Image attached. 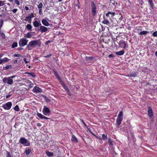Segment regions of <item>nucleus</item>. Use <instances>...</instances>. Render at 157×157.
Returning a JSON list of instances; mask_svg holds the SVG:
<instances>
[{
	"instance_id": "1",
	"label": "nucleus",
	"mask_w": 157,
	"mask_h": 157,
	"mask_svg": "<svg viewBox=\"0 0 157 157\" xmlns=\"http://www.w3.org/2000/svg\"><path fill=\"white\" fill-rule=\"evenodd\" d=\"M19 142L24 146H29L30 145L29 141L24 137H21Z\"/></svg>"
},
{
	"instance_id": "2",
	"label": "nucleus",
	"mask_w": 157,
	"mask_h": 157,
	"mask_svg": "<svg viewBox=\"0 0 157 157\" xmlns=\"http://www.w3.org/2000/svg\"><path fill=\"white\" fill-rule=\"evenodd\" d=\"M123 112L121 111L119 112L116 120V124L117 126H119L121 124L123 119Z\"/></svg>"
},
{
	"instance_id": "3",
	"label": "nucleus",
	"mask_w": 157,
	"mask_h": 157,
	"mask_svg": "<svg viewBox=\"0 0 157 157\" xmlns=\"http://www.w3.org/2000/svg\"><path fill=\"white\" fill-rule=\"evenodd\" d=\"M4 83H6L9 85H12L13 83V80L10 77H5L2 79Z\"/></svg>"
},
{
	"instance_id": "4",
	"label": "nucleus",
	"mask_w": 157,
	"mask_h": 157,
	"mask_svg": "<svg viewBox=\"0 0 157 157\" xmlns=\"http://www.w3.org/2000/svg\"><path fill=\"white\" fill-rule=\"evenodd\" d=\"M51 22V20H49L47 17L44 18L41 21V22L42 24L46 26H48L50 25V24L49 23Z\"/></svg>"
},
{
	"instance_id": "5",
	"label": "nucleus",
	"mask_w": 157,
	"mask_h": 157,
	"mask_svg": "<svg viewBox=\"0 0 157 157\" xmlns=\"http://www.w3.org/2000/svg\"><path fill=\"white\" fill-rule=\"evenodd\" d=\"M43 112L45 115L48 116L50 114L51 111L47 107L44 106L43 109Z\"/></svg>"
},
{
	"instance_id": "6",
	"label": "nucleus",
	"mask_w": 157,
	"mask_h": 157,
	"mask_svg": "<svg viewBox=\"0 0 157 157\" xmlns=\"http://www.w3.org/2000/svg\"><path fill=\"white\" fill-rule=\"evenodd\" d=\"M28 40L25 38H22L19 41V44L21 47H23L27 45Z\"/></svg>"
},
{
	"instance_id": "7",
	"label": "nucleus",
	"mask_w": 157,
	"mask_h": 157,
	"mask_svg": "<svg viewBox=\"0 0 157 157\" xmlns=\"http://www.w3.org/2000/svg\"><path fill=\"white\" fill-rule=\"evenodd\" d=\"M91 6L92 14L93 16H94L96 13V7L95 4L93 1H91Z\"/></svg>"
},
{
	"instance_id": "8",
	"label": "nucleus",
	"mask_w": 157,
	"mask_h": 157,
	"mask_svg": "<svg viewBox=\"0 0 157 157\" xmlns=\"http://www.w3.org/2000/svg\"><path fill=\"white\" fill-rule=\"evenodd\" d=\"M12 105V104L11 102H8L3 105L2 107L5 109L9 110L11 108Z\"/></svg>"
},
{
	"instance_id": "9",
	"label": "nucleus",
	"mask_w": 157,
	"mask_h": 157,
	"mask_svg": "<svg viewBox=\"0 0 157 157\" xmlns=\"http://www.w3.org/2000/svg\"><path fill=\"white\" fill-rule=\"evenodd\" d=\"M33 91L34 93H39L42 91V90L40 88L37 86H35L33 89Z\"/></svg>"
},
{
	"instance_id": "10",
	"label": "nucleus",
	"mask_w": 157,
	"mask_h": 157,
	"mask_svg": "<svg viewBox=\"0 0 157 157\" xmlns=\"http://www.w3.org/2000/svg\"><path fill=\"white\" fill-rule=\"evenodd\" d=\"M48 30V29L47 28L41 25L40 26L39 31L41 33L46 32Z\"/></svg>"
},
{
	"instance_id": "11",
	"label": "nucleus",
	"mask_w": 157,
	"mask_h": 157,
	"mask_svg": "<svg viewBox=\"0 0 157 157\" xmlns=\"http://www.w3.org/2000/svg\"><path fill=\"white\" fill-rule=\"evenodd\" d=\"M38 40H34L30 41L29 44L30 47H33L34 46L37 45L38 44Z\"/></svg>"
},
{
	"instance_id": "12",
	"label": "nucleus",
	"mask_w": 157,
	"mask_h": 157,
	"mask_svg": "<svg viewBox=\"0 0 157 157\" xmlns=\"http://www.w3.org/2000/svg\"><path fill=\"white\" fill-rule=\"evenodd\" d=\"M115 12H109L107 13H106L105 15L107 17H109V19L110 20H111V17H113L115 15Z\"/></svg>"
},
{
	"instance_id": "13",
	"label": "nucleus",
	"mask_w": 157,
	"mask_h": 157,
	"mask_svg": "<svg viewBox=\"0 0 157 157\" xmlns=\"http://www.w3.org/2000/svg\"><path fill=\"white\" fill-rule=\"evenodd\" d=\"M147 112L149 117L150 118H151L153 116V113L151 108L149 107L148 108Z\"/></svg>"
},
{
	"instance_id": "14",
	"label": "nucleus",
	"mask_w": 157,
	"mask_h": 157,
	"mask_svg": "<svg viewBox=\"0 0 157 157\" xmlns=\"http://www.w3.org/2000/svg\"><path fill=\"white\" fill-rule=\"evenodd\" d=\"M119 46L122 48H124L126 47V44L124 42L120 41L119 43Z\"/></svg>"
},
{
	"instance_id": "15",
	"label": "nucleus",
	"mask_w": 157,
	"mask_h": 157,
	"mask_svg": "<svg viewBox=\"0 0 157 157\" xmlns=\"http://www.w3.org/2000/svg\"><path fill=\"white\" fill-rule=\"evenodd\" d=\"M35 33V32H30L28 33L26 35V37L27 38H30L33 35V34Z\"/></svg>"
},
{
	"instance_id": "16",
	"label": "nucleus",
	"mask_w": 157,
	"mask_h": 157,
	"mask_svg": "<svg viewBox=\"0 0 157 157\" xmlns=\"http://www.w3.org/2000/svg\"><path fill=\"white\" fill-rule=\"evenodd\" d=\"M33 25L34 26L36 27H38L39 26H40L41 25V24L36 21H35L33 22Z\"/></svg>"
},
{
	"instance_id": "17",
	"label": "nucleus",
	"mask_w": 157,
	"mask_h": 157,
	"mask_svg": "<svg viewBox=\"0 0 157 157\" xmlns=\"http://www.w3.org/2000/svg\"><path fill=\"white\" fill-rule=\"evenodd\" d=\"M124 51L123 50H122L119 52H115V54L117 55L121 56L124 54Z\"/></svg>"
},
{
	"instance_id": "18",
	"label": "nucleus",
	"mask_w": 157,
	"mask_h": 157,
	"mask_svg": "<svg viewBox=\"0 0 157 157\" xmlns=\"http://www.w3.org/2000/svg\"><path fill=\"white\" fill-rule=\"evenodd\" d=\"M104 19L102 21V23L107 25L109 24V21L106 18H105V17H104Z\"/></svg>"
},
{
	"instance_id": "19",
	"label": "nucleus",
	"mask_w": 157,
	"mask_h": 157,
	"mask_svg": "<svg viewBox=\"0 0 157 157\" xmlns=\"http://www.w3.org/2000/svg\"><path fill=\"white\" fill-rule=\"evenodd\" d=\"M31 151V149L27 148L25 150V153L26 155H28L30 153Z\"/></svg>"
},
{
	"instance_id": "20",
	"label": "nucleus",
	"mask_w": 157,
	"mask_h": 157,
	"mask_svg": "<svg viewBox=\"0 0 157 157\" xmlns=\"http://www.w3.org/2000/svg\"><path fill=\"white\" fill-rule=\"evenodd\" d=\"M71 140L75 142H78L77 139L73 135L72 136Z\"/></svg>"
},
{
	"instance_id": "21",
	"label": "nucleus",
	"mask_w": 157,
	"mask_h": 157,
	"mask_svg": "<svg viewBox=\"0 0 157 157\" xmlns=\"http://www.w3.org/2000/svg\"><path fill=\"white\" fill-rule=\"evenodd\" d=\"M54 72L55 75L56 77L57 78L58 80H59V81H61V79L60 78V77H59V75H58V74L57 73L56 71H54Z\"/></svg>"
},
{
	"instance_id": "22",
	"label": "nucleus",
	"mask_w": 157,
	"mask_h": 157,
	"mask_svg": "<svg viewBox=\"0 0 157 157\" xmlns=\"http://www.w3.org/2000/svg\"><path fill=\"white\" fill-rule=\"evenodd\" d=\"M46 154L49 157H51L52 156L53 154L52 152H51L48 151H47L46 152Z\"/></svg>"
},
{
	"instance_id": "23",
	"label": "nucleus",
	"mask_w": 157,
	"mask_h": 157,
	"mask_svg": "<svg viewBox=\"0 0 157 157\" xmlns=\"http://www.w3.org/2000/svg\"><path fill=\"white\" fill-rule=\"evenodd\" d=\"M149 3L151 6L152 9L154 8V4L152 2V0H148Z\"/></svg>"
},
{
	"instance_id": "24",
	"label": "nucleus",
	"mask_w": 157,
	"mask_h": 157,
	"mask_svg": "<svg viewBox=\"0 0 157 157\" xmlns=\"http://www.w3.org/2000/svg\"><path fill=\"white\" fill-rule=\"evenodd\" d=\"M148 33V32L147 31H144L140 32L139 33V34L140 35H144L146 34L147 33Z\"/></svg>"
},
{
	"instance_id": "25",
	"label": "nucleus",
	"mask_w": 157,
	"mask_h": 157,
	"mask_svg": "<svg viewBox=\"0 0 157 157\" xmlns=\"http://www.w3.org/2000/svg\"><path fill=\"white\" fill-rule=\"evenodd\" d=\"M26 28L28 30H31L32 28V26L30 24H28L26 26Z\"/></svg>"
},
{
	"instance_id": "26",
	"label": "nucleus",
	"mask_w": 157,
	"mask_h": 157,
	"mask_svg": "<svg viewBox=\"0 0 157 157\" xmlns=\"http://www.w3.org/2000/svg\"><path fill=\"white\" fill-rule=\"evenodd\" d=\"M37 116L40 118L41 119H43V117H44V115H43L42 114H41L40 113H37Z\"/></svg>"
},
{
	"instance_id": "27",
	"label": "nucleus",
	"mask_w": 157,
	"mask_h": 157,
	"mask_svg": "<svg viewBox=\"0 0 157 157\" xmlns=\"http://www.w3.org/2000/svg\"><path fill=\"white\" fill-rule=\"evenodd\" d=\"M136 74L135 73H132L130 74H128L126 75L128 77H135Z\"/></svg>"
},
{
	"instance_id": "28",
	"label": "nucleus",
	"mask_w": 157,
	"mask_h": 157,
	"mask_svg": "<svg viewBox=\"0 0 157 157\" xmlns=\"http://www.w3.org/2000/svg\"><path fill=\"white\" fill-rule=\"evenodd\" d=\"M11 67V65H7L6 66L4 67L3 68V69L4 70H7L8 69H9Z\"/></svg>"
},
{
	"instance_id": "29",
	"label": "nucleus",
	"mask_w": 157,
	"mask_h": 157,
	"mask_svg": "<svg viewBox=\"0 0 157 157\" xmlns=\"http://www.w3.org/2000/svg\"><path fill=\"white\" fill-rule=\"evenodd\" d=\"M14 109L16 111H19V108L18 106L16 105L14 108Z\"/></svg>"
},
{
	"instance_id": "30",
	"label": "nucleus",
	"mask_w": 157,
	"mask_h": 157,
	"mask_svg": "<svg viewBox=\"0 0 157 157\" xmlns=\"http://www.w3.org/2000/svg\"><path fill=\"white\" fill-rule=\"evenodd\" d=\"M17 42H14L12 45V47L14 48L17 46Z\"/></svg>"
},
{
	"instance_id": "31",
	"label": "nucleus",
	"mask_w": 157,
	"mask_h": 157,
	"mask_svg": "<svg viewBox=\"0 0 157 157\" xmlns=\"http://www.w3.org/2000/svg\"><path fill=\"white\" fill-rule=\"evenodd\" d=\"M0 35L2 37L3 39L5 37V35L1 31H0Z\"/></svg>"
},
{
	"instance_id": "32",
	"label": "nucleus",
	"mask_w": 157,
	"mask_h": 157,
	"mask_svg": "<svg viewBox=\"0 0 157 157\" xmlns=\"http://www.w3.org/2000/svg\"><path fill=\"white\" fill-rule=\"evenodd\" d=\"M43 4L42 3H40L37 6V7L39 9H41L43 7Z\"/></svg>"
},
{
	"instance_id": "33",
	"label": "nucleus",
	"mask_w": 157,
	"mask_h": 157,
	"mask_svg": "<svg viewBox=\"0 0 157 157\" xmlns=\"http://www.w3.org/2000/svg\"><path fill=\"white\" fill-rule=\"evenodd\" d=\"M27 74L31 76L32 77H35V75L33 73H28Z\"/></svg>"
},
{
	"instance_id": "34",
	"label": "nucleus",
	"mask_w": 157,
	"mask_h": 157,
	"mask_svg": "<svg viewBox=\"0 0 157 157\" xmlns=\"http://www.w3.org/2000/svg\"><path fill=\"white\" fill-rule=\"evenodd\" d=\"M102 138L103 140H105L107 139L106 135H105L104 134H103L102 135Z\"/></svg>"
},
{
	"instance_id": "35",
	"label": "nucleus",
	"mask_w": 157,
	"mask_h": 157,
	"mask_svg": "<svg viewBox=\"0 0 157 157\" xmlns=\"http://www.w3.org/2000/svg\"><path fill=\"white\" fill-rule=\"evenodd\" d=\"M0 23L1 24L0 25V28H1L2 27L3 25V20L2 19H1Z\"/></svg>"
},
{
	"instance_id": "36",
	"label": "nucleus",
	"mask_w": 157,
	"mask_h": 157,
	"mask_svg": "<svg viewBox=\"0 0 157 157\" xmlns=\"http://www.w3.org/2000/svg\"><path fill=\"white\" fill-rule=\"evenodd\" d=\"M26 19H27L28 21L30 23H31V18H30V17H29V16H28L27 17H26Z\"/></svg>"
},
{
	"instance_id": "37",
	"label": "nucleus",
	"mask_w": 157,
	"mask_h": 157,
	"mask_svg": "<svg viewBox=\"0 0 157 157\" xmlns=\"http://www.w3.org/2000/svg\"><path fill=\"white\" fill-rule=\"evenodd\" d=\"M14 2L17 5L19 6L20 5V3L18 0H15Z\"/></svg>"
},
{
	"instance_id": "38",
	"label": "nucleus",
	"mask_w": 157,
	"mask_h": 157,
	"mask_svg": "<svg viewBox=\"0 0 157 157\" xmlns=\"http://www.w3.org/2000/svg\"><path fill=\"white\" fill-rule=\"evenodd\" d=\"M3 61L4 62H7L9 61V59L5 57L3 59Z\"/></svg>"
},
{
	"instance_id": "39",
	"label": "nucleus",
	"mask_w": 157,
	"mask_h": 157,
	"mask_svg": "<svg viewBox=\"0 0 157 157\" xmlns=\"http://www.w3.org/2000/svg\"><path fill=\"white\" fill-rule=\"evenodd\" d=\"M152 35L154 37L157 36V31L153 33Z\"/></svg>"
},
{
	"instance_id": "40",
	"label": "nucleus",
	"mask_w": 157,
	"mask_h": 157,
	"mask_svg": "<svg viewBox=\"0 0 157 157\" xmlns=\"http://www.w3.org/2000/svg\"><path fill=\"white\" fill-rule=\"evenodd\" d=\"M3 2H4L2 1H0V6H2L4 5Z\"/></svg>"
},
{
	"instance_id": "41",
	"label": "nucleus",
	"mask_w": 157,
	"mask_h": 157,
	"mask_svg": "<svg viewBox=\"0 0 157 157\" xmlns=\"http://www.w3.org/2000/svg\"><path fill=\"white\" fill-rule=\"evenodd\" d=\"M23 59L25 63H27L29 62V61H27L26 60V59L25 58H24Z\"/></svg>"
},
{
	"instance_id": "42",
	"label": "nucleus",
	"mask_w": 157,
	"mask_h": 157,
	"mask_svg": "<svg viewBox=\"0 0 157 157\" xmlns=\"http://www.w3.org/2000/svg\"><path fill=\"white\" fill-rule=\"evenodd\" d=\"M17 9H13V10H12V11L14 13H15L17 12Z\"/></svg>"
},
{
	"instance_id": "43",
	"label": "nucleus",
	"mask_w": 157,
	"mask_h": 157,
	"mask_svg": "<svg viewBox=\"0 0 157 157\" xmlns=\"http://www.w3.org/2000/svg\"><path fill=\"white\" fill-rule=\"evenodd\" d=\"M13 56L14 57H20L21 56V55L20 54H15Z\"/></svg>"
},
{
	"instance_id": "44",
	"label": "nucleus",
	"mask_w": 157,
	"mask_h": 157,
	"mask_svg": "<svg viewBox=\"0 0 157 157\" xmlns=\"http://www.w3.org/2000/svg\"><path fill=\"white\" fill-rule=\"evenodd\" d=\"M30 45H29V44L26 47V48L27 49H28L29 50H30L31 49L30 48Z\"/></svg>"
},
{
	"instance_id": "45",
	"label": "nucleus",
	"mask_w": 157,
	"mask_h": 157,
	"mask_svg": "<svg viewBox=\"0 0 157 157\" xmlns=\"http://www.w3.org/2000/svg\"><path fill=\"white\" fill-rule=\"evenodd\" d=\"M7 157H11L10 153L9 152H7Z\"/></svg>"
},
{
	"instance_id": "46",
	"label": "nucleus",
	"mask_w": 157,
	"mask_h": 157,
	"mask_svg": "<svg viewBox=\"0 0 157 157\" xmlns=\"http://www.w3.org/2000/svg\"><path fill=\"white\" fill-rule=\"evenodd\" d=\"M29 16L31 18L34 17V15L33 13L31 14Z\"/></svg>"
},
{
	"instance_id": "47",
	"label": "nucleus",
	"mask_w": 157,
	"mask_h": 157,
	"mask_svg": "<svg viewBox=\"0 0 157 157\" xmlns=\"http://www.w3.org/2000/svg\"><path fill=\"white\" fill-rule=\"evenodd\" d=\"M41 124L40 123H38L37 124V126L38 127H40L41 126Z\"/></svg>"
},
{
	"instance_id": "48",
	"label": "nucleus",
	"mask_w": 157,
	"mask_h": 157,
	"mask_svg": "<svg viewBox=\"0 0 157 157\" xmlns=\"http://www.w3.org/2000/svg\"><path fill=\"white\" fill-rule=\"evenodd\" d=\"M51 56H52V55L51 54H50L48 55L45 56L44 57H46V58H48L49 57Z\"/></svg>"
},
{
	"instance_id": "49",
	"label": "nucleus",
	"mask_w": 157,
	"mask_h": 157,
	"mask_svg": "<svg viewBox=\"0 0 157 157\" xmlns=\"http://www.w3.org/2000/svg\"><path fill=\"white\" fill-rule=\"evenodd\" d=\"M42 12V10L41 9H39V13L40 14H41Z\"/></svg>"
},
{
	"instance_id": "50",
	"label": "nucleus",
	"mask_w": 157,
	"mask_h": 157,
	"mask_svg": "<svg viewBox=\"0 0 157 157\" xmlns=\"http://www.w3.org/2000/svg\"><path fill=\"white\" fill-rule=\"evenodd\" d=\"M4 62L3 60L2 59H0V64H1Z\"/></svg>"
},
{
	"instance_id": "51",
	"label": "nucleus",
	"mask_w": 157,
	"mask_h": 157,
	"mask_svg": "<svg viewBox=\"0 0 157 157\" xmlns=\"http://www.w3.org/2000/svg\"><path fill=\"white\" fill-rule=\"evenodd\" d=\"M16 75H13V76H12L10 77L12 79L13 78H14L15 77H16Z\"/></svg>"
},
{
	"instance_id": "52",
	"label": "nucleus",
	"mask_w": 157,
	"mask_h": 157,
	"mask_svg": "<svg viewBox=\"0 0 157 157\" xmlns=\"http://www.w3.org/2000/svg\"><path fill=\"white\" fill-rule=\"evenodd\" d=\"M81 121H82V123L84 124V125L86 127V124H85V123L82 120H81Z\"/></svg>"
},
{
	"instance_id": "53",
	"label": "nucleus",
	"mask_w": 157,
	"mask_h": 157,
	"mask_svg": "<svg viewBox=\"0 0 157 157\" xmlns=\"http://www.w3.org/2000/svg\"><path fill=\"white\" fill-rule=\"evenodd\" d=\"M11 96V94H9V95H7L6 97V98H9V97H10Z\"/></svg>"
},
{
	"instance_id": "54",
	"label": "nucleus",
	"mask_w": 157,
	"mask_h": 157,
	"mask_svg": "<svg viewBox=\"0 0 157 157\" xmlns=\"http://www.w3.org/2000/svg\"><path fill=\"white\" fill-rule=\"evenodd\" d=\"M43 119H49V118L44 116V117H43Z\"/></svg>"
},
{
	"instance_id": "55",
	"label": "nucleus",
	"mask_w": 157,
	"mask_h": 157,
	"mask_svg": "<svg viewBox=\"0 0 157 157\" xmlns=\"http://www.w3.org/2000/svg\"><path fill=\"white\" fill-rule=\"evenodd\" d=\"M51 41L50 40H48L45 43V44L47 45L48 43H50Z\"/></svg>"
},
{
	"instance_id": "56",
	"label": "nucleus",
	"mask_w": 157,
	"mask_h": 157,
	"mask_svg": "<svg viewBox=\"0 0 157 157\" xmlns=\"http://www.w3.org/2000/svg\"><path fill=\"white\" fill-rule=\"evenodd\" d=\"M25 9L26 10H29V8L27 6H25Z\"/></svg>"
},
{
	"instance_id": "57",
	"label": "nucleus",
	"mask_w": 157,
	"mask_h": 157,
	"mask_svg": "<svg viewBox=\"0 0 157 157\" xmlns=\"http://www.w3.org/2000/svg\"><path fill=\"white\" fill-rule=\"evenodd\" d=\"M110 139H109V144H110L112 145V143L110 141Z\"/></svg>"
},
{
	"instance_id": "58",
	"label": "nucleus",
	"mask_w": 157,
	"mask_h": 157,
	"mask_svg": "<svg viewBox=\"0 0 157 157\" xmlns=\"http://www.w3.org/2000/svg\"><path fill=\"white\" fill-rule=\"evenodd\" d=\"M89 59H93V57H90L89 58Z\"/></svg>"
},
{
	"instance_id": "59",
	"label": "nucleus",
	"mask_w": 157,
	"mask_h": 157,
	"mask_svg": "<svg viewBox=\"0 0 157 157\" xmlns=\"http://www.w3.org/2000/svg\"><path fill=\"white\" fill-rule=\"evenodd\" d=\"M9 2H12L14 0H8Z\"/></svg>"
},
{
	"instance_id": "60",
	"label": "nucleus",
	"mask_w": 157,
	"mask_h": 157,
	"mask_svg": "<svg viewBox=\"0 0 157 157\" xmlns=\"http://www.w3.org/2000/svg\"><path fill=\"white\" fill-rule=\"evenodd\" d=\"M7 5L8 6H10V3H7Z\"/></svg>"
},
{
	"instance_id": "61",
	"label": "nucleus",
	"mask_w": 157,
	"mask_h": 157,
	"mask_svg": "<svg viewBox=\"0 0 157 157\" xmlns=\"http://www.w3.org/2000/svg\"><path fill=\"white\" fill-rule=\"evenodd\" d=\"M155 55L157 56V51L156 52H155Z\"/></svg>"
},
{
	"instance_id": "62",
	"label": "nucleus",
	"mask_w": 157,
	"mask_h": 157,
	"mask_svg": "<svg viewBox=\"0 0 157 157\" xmlns=\"http://www.w3.org/2000/svg\"><path fill=\"white\" fill-rule=\"evenodd\" d=\"M109 57H112V55L111 54V55H110L109 56Z\"/></svg>"
},
{
	"instance_id": "63",
	"label": "nucleus",
	"mask_w": 157,
	"mask_h": 157,
	"mask_svg": "<svg viewBox=\"0 0 157 157\" xmlns=\"http://www.w3.org/2000/svg\"><path fill=\"white\" fill-rule=\"evenodd\" d=\"M63 0H59L58 2H61Z\"/></svg>"
},
{
	"instance_id": "64",
	"label": "nucleus",
	"mask_w": 157,
	"mask_h": 157,
	"mask_svg": "<svg viewBox=\"0 0 157 157\" xmlns=\"http://www.w3.org/2000/svg\"><path fill=\"white\" fill-rule=\"evenodd\" d=\"M17 60H15V63H17Z\"/></svg>"
}]
</instances>
